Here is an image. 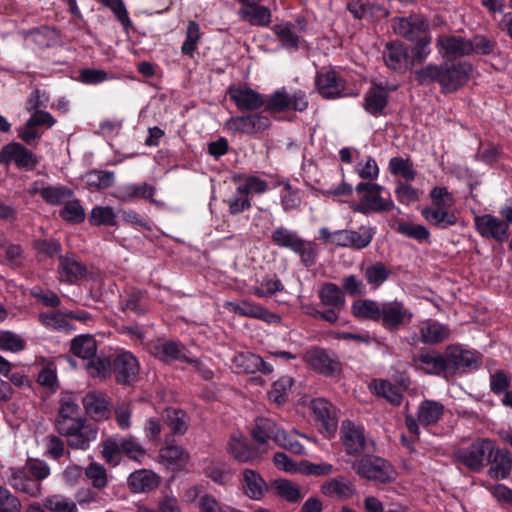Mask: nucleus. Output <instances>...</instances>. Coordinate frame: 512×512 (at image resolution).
I'll return each mask as SVG.
<instances>
[{"instance_id":"f257e3e1","label":"nucleus","mask_w":512,"mask_h":512,"mask_svg":"<svg viewBox=\"0 0 512 512\" xmlns=\"http://www.w3.org/2000/svg\"><path fill=\"white\" fill-rule=\"evenodd\" d=\"M471 73L468 63L428 64L415 71V80L421 85L438 83L443 92L450 93L465 85Z\"/></svg>"},{"instance_id":"f03ea898","label":"nucleus","mask_w":512,"mask_h":512,"mask_svg":"<svg viewBox=\"0 0 512 512\" xmlns=\"http://www.w3.org/2000/svg\"><path fill=\"white\" fill-rule=\"evenodd\" d=\"M431 206L422 210V216L432 225L446 229L457 224V214L452 210L456 200L444 186H435L429 193Z\"/></svg>"},{"instance_id":"7ed1b4c3","label":"nucleus","mask_w":512,"mask_h":512,"mask_svg":"<svg viewBox=\"0 0 512 512\" xmlns=\"http://www.w3.org/2000/svg\"><path fill=\"white\" fill-rule=\"evenodd\" d=\"M50 468L47 463L30 460L22 467L11 468L8 483L18 491L36 496L41 492L40 481L47 478Z\"/></svg>"},{"instance_id":"20e7f679","label":"nucleus","mask_w":512,"mask_h":512,"mask_svg":"<svg viewBox=\"0 0 512 512\" xmlns=\"http://www.w3.org/2000/svg\"><path fill=\"white\" fill-rule=\"evenodd\" d=\"M321 238L332 245L352 249L366 248L375 235V229L370 226H361L358 230L330 231L323 227L319 230Z\"/></svg>"},{"instance_id":"39448f33","label":"nucleus","mask_w":512,"mask_h":512,"mask_svg":"<svg viewBox=\"0 0 512 512\" xmlns=\"http://www.w3.org/2000/svg\"><path fill=\"white\" fill-rule=\"evenodd\" d=\"M356 191L362 194L360 202L351 206L356 212H389L395 207L391 198L382 197L383 187L379 184L361 182L356 186Z\"/></svg>"},{"instance_id":"423d86ee","label":"nucleus","mask_w":512,"mask_h":512,"mask_svg":"<svg viewBox=\"0 0 512 512\" xmlns=\"http://www.w3.org/2000/svg\"><path fill=\"white\" fill-rule=\"evenodd\" d=\"M352 468L360 477L367 480L386 483L395 478L392 466L384 459L374 455L363 456L359 461L353 463Z\"/></svg>"},{"instance_id":"0eeeda50","label":"nucleus","mask_w":512,"mask_h":512,"mask_svg":"<svg viewBox=\"0 0 512 512\" xmlns=\"http://www.w3.org/2000/svg\"><path fill=\"white\" fill-rule=\"evenodd\" d=\"M272 240L276 245L291 249L299 254L305 264L308 265L314 262L316 256L315 245L301 239L296 232L284 227H278L272 233Z\"/></svg>"},{"instance_id":"6e6552de","label":"nucleus","mask_w":512,"mask_h":512,"mask_svg":"<svg viewBox=\"0 0 512 512\" xmlns=\"http://www.w3.org/2000/svg\"><path fill=\"white\" fill-rule=\"evenodd\" d=\"M340 433L348 455L357 457L373 451V442L366 438L363 427L351 421H344Z\"/></svg>"},{"instance_id":"1a4fd4ad","label":"nucleus","mask_w":512,"mask_h":512,"mask_svg":"<svg viewBox=\"0 0 512 512\" xmlns=\"http://www.w3.org/2000/svg\"><path fill=\"white\" fill-rule=\"evenodd\" d=\"M494 452V443L489 439H478L467 449L459 450L457 455L461 463L471 470H480Z\"/></svg>"},{"instance_id":"9d476101","label":"nucleus","mask_w":512,"mask_h":512,"mask_svg":"<svg viewBox=\"0 0 512 512\" xmlns=\"http://www.w3.org/2000/svg\"><path fill=\"white\" fill-rule=\"evenodd\" d=\"M310 409L319 431L325 437L333 436L338 426L336 408L325 399L319 398L311 401Z\"/></svg>"},{"instance_id":"9b49d317","label":"nucleus","mask_w":512,"mask_h":512,"mask_svg":"<svg viewBox=\"0 0 512 512\" xmlns=\"http://www.w3.org/2000/svg\"><path fill=\"white\" fill-rule=\"evenodd\" d=\"M447 376L457 371L464 372L467 369L477 367L480 357L477 353L463 349L459 345H449L445 351Z\"/></svg>"},{"instance_id":"f8f14e48","label":"nucleus","mask_w":512,"mask_h":512,"mask_svg":"<svg viewBox=\"0 0 512 512\" xmlns=\"http://www.w3.org/2000/svg\"><path fill=\"white\" fill-rule=\"evenodd\" d=\"M0 163L14 164L19 169L32 170L38 163L37 157L20 143L12 142L0 150Z\"/></svg>"},{"instance_id":"ddd939ff","label":"nucleus","mask_w":512,"mask_h":512,"mask_svg":"<svg viewBox=\"0 0 512 512\" xmlns=\"http://www.w3.org/2000/svg\"><path fill=\"white\" fill-rule=\"evenodd\" d=\"M270 125L269 119L260 114L235 116L229 118L225 129L232 134H258L266 130Z\"/></svg>"},{"instance_id":"4468645a","label":"nucleus","mask_w":512,"mask_h":512,"mask_svg":"<svg viewBox=\"0 0 512 512\" xmlns=\"http://www.w3.org/2000/svg\"><path fill=\"white\" fill-rule=\"evenodd\" d=\"M60 433L67 437V443L71 448L81 450L87 449L90 442L97 437L96 427L82 420L71 426L61 424Z\"/></svg>"},{"instance_id":"2eb2a0df","label":"nucleus","mask_w":512,"mask_h":512,"mask_svg":"<svg viewBox=\"0 0 512 512\" xmlns=\"http://www.w3.org/2000/svg\"><path fill=\"white\" fill-rule=\"evenodd\" d=\"M412 318L413 313L400 301L381 303L379 320L386 329H398L400 326L409 323Z\"/></svg>"},{"instance_id":"dca6fc26","label":"nucleus","mask_w":512,"mask_h":512,"mask_svg":"<svg viewBox=\"0 0 512 512\" xmlns=\"http://www.w3.org/2000/svg\"><path fill=\"white\" fill-rule=\"evenodd\" d=\"M474 224L477 232L484 238L504 242L509 235L508 224L491 214L476 215Z\"/></svg>"},{"instance_id":"f3484780","label":"nucleus","mask_w":512,"mask_h":512,"mask_svg":"<svg viewBox=\"0 0 512 512\" xmlns=\"http://www.w3.org/2000/svg\"><path fill=\"white\" fill-rule=\"evenodd\" d=\"M413 367L424 374L444 375L447 377L445 354L437 351H421L412 358Z\"/></svg>"},{"instance_id":"a211bd4d","label":"nucleus","mask_w":512,"mask_h":512,"mask_svg":"<svg viewBox=\"0 0 512 512\" xmlns=\"http://www.w3.org/2000/svg\"><path fill=\"white\" fill-rule=\"evenodd\" d=\"M224 307L237 315L246 316L250 318L261 319L267 323H279L280 317L268 311L263 306L243 300L240 302L229 301L224 304Z\"/></svg>"},{"instance_id":"6ab92c4d","label":"nucleus","mask_w":512,"mask_h":512,"mask_svg":"<svg viewBox=\"0 0 512 512\" xmlns=\"http://www.w3.org/2000/svg\"><path fill=\"white\" fill-rule=\"evenodd\" d=\"M318 92L327 99L348 96L349 92L345 91L343 80L333 71L319 72L315 79Z\"/></svg>"},{"instance_id":"aec40b11","label":"nucleus","mask_w":512,"mask_h":512,"mask_svg":"<svg viewBox=\"0 0 512 512\" xmlns=\"http://www.w3.org/2000/svg\"><path fill=\"white\" fill-rule=\"evenodd\" d=\"M228 94L241 111L257 110L265 103V100L258 92L246 85L231 86L228 89Z\"/></svg>"},{"instance_id":"412c9836","label":"nucleus","mask_w":512,"mask_h":512,"mask_svg":"<svg viewBox=\"0 0 512 512\" xmlns=\"http://www.w3.org/2000/svg\"><path fill=\"white\" fill-rule=\"evenodd\" d=\"M392 27L395 33L414 41L428 31L429 25L423 17L412 15L408 18H394Z\"/></svg>"},{"instance_id":"4be33fe9","label":"nucleus","mask_w":512,"mask_h":512,"mask_svg":"<svg viewBox=\"0 0 512 512\" xmlns=\"http://www.w3.org/2000/svg\"><path fill=\"white\" fill-rule=\"evenodd\" d=\"M113 370L119 383L130 384L137 378L139 364L130 352L124 351L115 357Z\"/></svg>"},{"instance_id":"5701e85b","label":"nucleus","mask_w":512,"mask_h":512,"mask_svg":"<svg viewBox=\"0 0 512 512\" xmlns=\"http://www.w3.org/2000/svg\"><path fill=\"white\" fill-rule=\"evenodd\" d=\"M436 46L439 52L447 58H459L472 53L470 40L460 36L442 35L437 39Z\"/></svg>"},{"instance_id":"b1692460","label":"nucleus","mask_w":512,"mask_h":512,"mask_svg":"<svg viewBox=\"0 0 512 512\" xmlns=\"http://www.w3.org/2000/svg\"><path fill=\"white\" fill-rule=\"evenodd\" d=\"M305 362L314 370L326 376H334L341 370L340 363L329 357L321 349H312L305 353Z\"/></svg>"},{"instance_id":"393cba45","label":"nucleus","mask_w":512,"mask_h":512,"mask_svg":"<svg viewBox=\"0 0 512 512\" xmlns=\"http://www.w3.org/2000/svg\"><path fill=\"white\" fill-rule=\"evenodd\" d=\"M420 340L425 345H437L449 339L450 328L436 320L427 319L419 324Z\"/></svg>"},{"instance_id":"a878e982","label":"nucleus","mask_w":512,"mask_h":512,"mask_svg":"<svg viewBox=\"0 0 512 512\" xmlns=\"http://www.w3.org/2000/svg\"><path fill=\"white\" fill-rule=\"evenodd\" d=\"M233 366L237 372L255 373L257 371L265 374L273 372V367L267 364L260 356L250 352H239L232 359Z\"/></svg>"},{"instance_id":"bb28decb","label":"nucleus","mask_w":512,"mask_h":512,"mask_svg":"<svg viewBox=\"0 0 512 512\" xmlns=\"http://www.w3.org/2000/svg\"><path fill=\"white\" fill-rule=\"evenodd\" d=\"M228 452L235 460L242 463L253 462L262 453L259 449L252 447L239 433L231 436L228 442Z\"/></svg>"},{"instance_id":"cd10ccee","label":"nucleus","mask_w":512,"mask_h":512,"mask_svg":"<svg viewBox=\"0 0 512 512\" xmlns=\"http://www.w3.org/2000/svg\"><path fill=\"white\" fill-rule=\"evenodd\" d=\"M32 195L39 194L47 203L59 205L73 195V191L63 186H45L43 182L36 181L28 189Z\"/></svg>"},{"instance_id":"c85d7f7f","label":"nucleus","mask_w":512,"mask_h":512,"mask_svg":"<svg viewBox=\"0 0 512 512\" xmlns=\"http://www.w3.org/2000/svg\"><path fill=\"white\" fill-rule=\"evenodd\" d=\"M242 487L244 494L254 501L262 500L268 491L266 481L252 469L243 471Z\"/></svg>"},{"instance_id":"c756f323","label":"nucleus","mask_w":512,"mask_h":512,"mask_svg":"<svg viewBox=\"0 0 512 512\" xmlns=\"http://www.w3.org/2000/svg\"><path fill=\"white\" fill-rule=\"evenodd\" d=\"M86 273L85 267L78 262L73 256H65L59 258V280L74 284L84 277Z\"/></svg>"},{"instance_id":"7c9ffc66","label":"nucleus","mask_w":512,"mask_h":512,"mask_svg":"<svg viewBox=\"0 0 512 512\" xmlns=\"http://www.w3.org/2000/svg\"><path fill=\"white\" fill-rule=\"evenodd\" d=\"M127 482L132 492L143 493L157 488L159 478L154 472L147 469H141L131 473Z\"/></svg>"},{"instance_id":"2f4dec72","label":"nucleus","mask_w":512,"mask_h":512,"mask_svg":"<svg viewBox=\"0 0 512 512\" xmlns=\"http://www.w3.org/2000/svg\"><path fill=\"white\" fill-rule=\"evenodd\" d=\"M491 466L488 470L490 477L494 479L506 478L512 468V456L506 449H495L491 457Z\"/></svg>"},{"instance_id":"473e14b6","label":"nucleus","mask_w":512,"mask_h":512,"mask_svg":"<svg viewBox=\"0 0 512 512\" xmlns=\"http://www.w3.org/2000/svg\"><path fill=\"white\" fill-rule=\"evenodd\" d=\"M159 458L168 468L179 470L188 463L189 454L182 447L169 445L160 450Z\"/></svg>"},{"instance_id":"72a5a7b5","label":"nucleus","mask_w":512,"mask_h":512,"mask_svg":"<svg viewBox=\"0 0 512 512\" xmlns=\"http://www.w3.org/2000/svg\"><path fill=\"white\" fill-rule=\"evenodd\" d=\"M444 413V405L434 400H424L418 407L417 419L422 425L436 424Z\"/></svg>"},{"instance_id":"f704fd0d","label":"nucleus","mask_w":512,"mask_h":512,"mask_svg":"<svg viewBox=\"0 0 512 512\" xmlns=\"http://www.w3.org/2000/svg\"><path fill=\"white\" fill-rule=\"evenodd\" d=\"M322 493L333 498H349L354 494V487L347 478L339 476L324 482Z\"/></svg>"},{"instance_id":"c9c22d12","label":"nucleus","mask_w":512,"mask_h":512,"mask_svg":"<svg viewBox=\"0 0 512 512\" xmlns=\"http://www.w3.org/2000/svg\"><path fill=\"white\" fill-rule=\"evenodd\" d=\"M153 353L156 357L166 362L176 359L190 361L184 354L183 346L174 341L158 342L153 348Z\"/></svg>"},{"instance_id":"e433bc0d","label":"nucleus","mask_w":512,"mask_h":512,"mask_svg":"<svg viewBox=\"0 0 512 512\" xmlns=\"http://www.w3.org/2000/svg\"><path fill=\"white\" fill-rule=\"evenodd\" d=\"M351 309L358 319L379 321L381 303L370 299H359L353 302Z\"/></svg>"},{"instance_id":"4c0bfd02","label":"nucleus","mask_w":512,"mask_h":512,"mask_svg":"<svg viewBox=\"0 0 512 512\" xmlns=\"http://www.w3.org/2000/svg\"><path fill=\"white\" fill-rule=\"evenodd\" d=\"M272 489L276 494L289 502H297L301 500L305 491L296 483L286 479H278L272 483Z\"/></svg>"},{"instance_id":"58836bf2","label":"nucleus","mask_w":512,"mask_h":512,"mask_svg":"<svg viewBox=\"0 0 512 512\" xmlns=\"http://www.w3.org/2000/svg\"><path fill=\"white\" fill-rule=\"evenodd\" d=\"M71 351L77 357L89 361L96 355V341L90 335H79L71 341Z\"/></svg>"},{"instance_id":"ea45409f","label":"nucleus","mask_w":512,"mask_h":512,"mask_svg":"<svg viewBox=\"0 0 512 512\" xmlns=\"http://www.w3.org/2000/svg\"><path fill=\"white\" fill-rule=\"evenodd\" d=\"M155 192V188L147 183L128 184L121 187L118 191V198L122 201H132L134 199H150Z\"/></svg>"},{"instance_id":"a19ab883","label":"nucleus","mask_w":512,"mask_h":512,"mask_svg":"<svg viewBox=\"0 0 512 512\" xmlns=\"http://www.w3.org/2000/svg\"><path fill=\"white\" fill-rule=\"evenodd\" d=\"M86 412L95 419H103L107 415L108 403L105 397L99 393H89L83 398Z\"/></svg>"},{"instance_id":"79ce46f5","label":"nucleus","mask_w":512,"mask_h":512,"mask_svg":"<svg viewBox=\"0 0 512 512\" xmlns=\"http://www.w3.org/2000/svg\"><path fill=\"white\" fill-rule=\"evenodd\" d=\"M319 297L321 303L329 308L343 309L345 305L340 288L333 283L324 284L319 291Z\"/></svg>"},{"instance_id":"37998d69","label":"nucleus","mask_w":512,"mask_h":512,"mask_svg":"<svg viewBox=\"0 0 512 512\" xmlns=\"http://www.w3.org/2000/svg\"><path fill=\"white\" fill-rule=\"evenodd\" d=\"M277 431L280 430L277 429L276 424L273 421L260 418L257 419L255 423V427L252 430V436L259 446H261L267 444L269 440L275 441Z\"/></svg>"},{"instance_id":"c03bdc74","label":"nucleus","mask_w":512,"mask_h":512,"mask_svg":"<svg viewBox=\"0 0 512 512\" xmlns=\"http://www.w3.org/2000/svg\"><path fill=\"white\" fill-rule=\"evenodd\" d=\"M240 18L253 26H267L271 22V11L269 8L258 5L248 10H239Z\"/></svg>"},{"instance_id":"a18cd8bd","label":"nucleus","mask_w":512,"mask_h":512,"mask_svg":"<svg viewBox=\"0 0 512 512\" xmlns=\"http://www.w3.org/2000/svg\"><path fill=\"white\" fill-rule=\"evenodd\" d=\"M233 181L244 190L248 195L263 194L268 190V183L255 175L234 176Z\"/></svg>"},{"instance_id":"49530a36","label":"nucleus","mask_w":512,"mask_h":512,"mask_svg":"<svg viewBox=\"0 0 512 512\" xmlns=\"http://www.w3.org/2000/svg\"><path fill=\"white\" fill-rule=\"evenodd\" d=\"M388 169L393 176L401 177L405 181H413L416 177V171L408 158H391Z\"/></svg>"},{"instance_id":"de8ad7c7","label":"nucleus","mask_w":512,"mask_h":512,"mask_svg":"<svg viewBox=\"0 0 512 512\" xmlns=\"http://www.w3.org/2000/svg\"><path fill=\"white\" fill-rule=\"evenodd\" d=\"M387 104V93L381 86L372 87L365 96L364 107L369 113H378Z\"/></svg>"},{"instance_id":"09e8293b","label":"nucleus","mask_w":512,"mask_h":512,"mask_svg":"<svg viewBox=\"0 0 512 512\" xmlns=\"http://www.w3.org/2000/svg\"><path fill=\"white\" fill-rule=\"evenodd\" d=\"M87 186L96 189H106L111 187L115 180V175L110 171H90L83 177Z\"/></svg>"},{"instance_id":"8fccbe9b","label":"nucleus","mask_w":512,"mask_h":512,"mask_svg":"<svg viewBox=\"0 0 512 512\" xmlns=\"http://www.w3.org/2000/svg\"><path fill=\"white\" fill-rule=\"evenodd\" d=\"M43 506L51 512H77L76 503L63 495H51L45 498Z\"/></svg>"},{"instance_id":"3c124183","label":"nucleus","mask_w":512,"mask_h":512,"mask_svg":"<svg viewBox=\"0 0 512 512\" xmlns=\"http://www.w3.org/2000/svg\"><path fill=\"white\" fill-rule=\"evenodd\" d=\"M383 57L386 65L393 70L401 69L406 62V52L398 43L387 45Z\"/></svg>"},{"instance_id":"603ef678","label":"nucleus","mask_w":512,"mask_h":512,"mask_svg":"<svg viewBox=\"0 0 512 512\" xmlns=\"http://www.w3.org/2000/svg\"><path fill=\"white\" fill-rule=\"evenodd\" d=\"M229 207V212L232 215L240 214L251 207V201L244 190L237 184L235 191L226 200Z\"/></svg>"},{"instance_id":"864d4df0","label":"nucleus","mask_w":512,"mask_h":512,"mask_svg":"<svg viewBox=\"0 0 512 512\" xmlns=\"http://www.w3.org/2000/svg\"><path fill=\"white\" fill-rule=\"evenodd\" d=\"M370 387L375 394L386 398L392 404H400L402 396L399 392V389L395 385L385 380H376L371 384Z\"/></svg>"},{"instance_id":"5fc2aeb1","label":"nucleus","mask_w":512,"mask_h":512,"mask_svg":"<svg viewBox=\"0 0 512 512\" xmlns=\"http://www.w3.org/2000/svg\"><path fill=\"white\" fill-rule=\"evenodd\" d=\"M102 455L108 463L112 465L119 464L123 455L121 437H112L105 440L102 443Z\"/></svg>"},{"instance_id":"6e6d98bb","label":"nucleus","mask_w":512,"mask_h":512,"mask_svg":"<svg viewBox=\"0 0 512 512\" xmlns=\"http://www.w3.org/2000/svg\"><path fill=\"white\" fill-rule=\"evenodd\" d=\"M78 406L75 402L68 400L63 401L60 406L59 416L56 422L57 429L61 431V424L71 426L81 419L77 418Z\"/></svg>"},{"instance_id":"4d7b16f0","label":"nucleus","mask_w":512,"mask_h":512,"mask_svg":"<svg viewBox=\"0 0 512 512\" xmlns=\"http://www.w3.org/2000/svg\"><path fill=\"white\" fill-rule=\"evenodd\" d=\"M121 446L123 455L129 459L142 463L146 456V451L142 445L133 436L121 437Z\"/></svg>"},{"instance_id":"13d9d810","label":"nucleus","mask_w":512,"mask_h":512,"mask_svg":"<svg viewBox=\"0 0 512 512\" xmlns=\"http://www.w3.org/2000/svg\"><path fill=\"white\" fill-rule=\"evenodd\" d=\"M89 221L95 226H114L116 224V215L113 208L109 206H96L90 212Z\"/></svg>"},{"instance_id":"bf43d9fd","label":"nucleus","mask_w":512,"mask_h":512,"mask_svg":"<svg viewBox=\"0 0 512 512\" xmlns=\"http://www.w3.org/2000/svg\"><path fill=\"white\" fill-rule=\"evenodd\" d=\"M299 434L292 430L290 432H286L284 430L277 431V434L275 435V442L290 451H292L295 454H303L304 453V447L299 443L297 437Z\"/></svg>"},{"instance_id":"052dcab7","label":"nucleus","mask_w":512,"mask_h":512,"mask_svg":"<svg viewBox=\"0 0 512 512\" xmlns=\"http://www.w3.org/2000/svg\"><path fill=\"white\" fill-rule=\"evenodd\" d=\"M390 270L382 263H375L368 266L364 271V276L368 284L373 288L381 286L389 277Z\"/></svg>"},{"instance_id":"680f3d73","label":"nucleus","mask_w":512,"mask_h":512,"mask_svg":"<svg viewBox=\"0 0 512 512\" xmlns=\"http://www.w3.org/2000/svg\"><path fill=\"white\" fill-rule=\"evenodd\" d=\"M293 380L291 377L283 376L275 381L269 391V399L277 404H282L292 387Z\"/></svg>"},{"instance_id":"e2e57ef3","label":"nucleus","mask_w":512,"mask_h":512,"mask_svg":"<svg viewBox=\"0 0 512 512\" xmlns=\"http://www.w3.org/2000/svg\"><path fill=\"white\" fill-rule=\"evenodd\" d=\"M397 230L402 235L412 238L418 242H426L430 237V232L425 226L412 222L400 223Z\"/></svg>"},{"instance_id":"0e129e2a","label":"nucleus","mask_w":512,"mask_h":512,"mask_svg":"<svg viewBox=\"0 0 512 512\" xmlns=\"http://www.w3.org/2000/svg\"><path fill=\"white\" fill-rule=\"evenodd\" d=\"M40 322L47 328L53 330H68L70 324L68 322L67 314L61 312H48L40 313Z\"/></svg>"},{"instance_id":"69168bd1","label":"nucleus","mask_w":512,"mask_h":512,"mask_svg":"<svg viewBox=\"0 0 512 512\" xmlns=\"http://www.w3.org/2000/svg\"><path fill=\"white\" fill-rule=\"evenodd\" d=\"M356 172L362 179L373 181L379 176V167L375 159L366 156L357 163Z\"/></svg>"},{"instance_id":"338daca9","label":"nucleus","mask_w":512,"mask_h":512,"mask_svg":"<svg viewBox=\"0 0 512 512\" xmlns=\"http://www.w3.org/2000/svg\"><path fill=\"white\" fill-rule=\"evenodd\" d=\"M284 289L283 284L277 278H265L257 287H255L252 293L260 298L271 297L277 292Z\"/></svg>"},{"instance_id":"774afa93","label":"nucleus","mask_w":512,"mask_h":512,"mask_svg":"<svg viewBox=\"0 0 512 512\" xmlns=\"http://www.w3.org/2000/svg\"><path fill=\"white\" fill-rule=\"evenodd\" d=\"M283 191L281 193V203L284 210H293L299 207L301 203L300 192L293 188L289 183H282Z\"/></svg>"}]
</instances>
